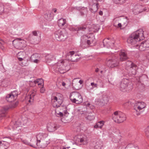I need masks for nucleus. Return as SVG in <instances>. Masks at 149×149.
<instances>
[{
  "mask_svg": "<svg viewBox=\"0 0 149 149\" xmlns=\"http://www.w3.org/2000/svg\"><path fill=\"white\" fill-rule=\"evenodd\" d=\"M144 38L143 29H139L130 35L127 39V42L129 44L134 45L137 42L143 40Z\"/></svg>",
  "mask_w": 149,
  "mask_h": 149,
  "instance_id": "1",
  "label": "nucleus"
},
{
  "mask_svg": "<svg viewBox=\"0 0 149 149\" xmlns=\"http://www.w3.org/2000/svg\"><path fill=\"white\" fill-rule=\"evenodd\" d=\"M53 69L60 73L63 74L69 70V66L64 61H59L57 64L54 65Z\"/></svg>",
  "mask_w": 149,
  "mask_h": 149,
  "instance_id": "2",
  "label": "nucleus"
},
{
  "mask_svg": "<svg viewBox=\"0 0 149 149\" xmlns=\"http://www.w3.org/2000/svg\"><path fill=\"white\" fill-rule=\"evenodd\" d=\"M133 84L127 79H123L121 82L120 88V90L124 92H129L132 89Z\"/></svg>",
  "mask_w": 149,
  "mask_h": 149,
  "instance_id": "3",
  "label": "nucleus"
},
{
  "mask_svg": "<svg viewBox=\"0 0 149 149\" xmlns=\"http://www.w3.org/2000/svg\"><path fill=\"white\" fill-rule=\"evenodd\" d=\"M63 100V95L60 93H57L52 97V104L54 107L58 108L62 104Z\"/></svg>",
  "mask_w": 149,
  "mask_h": 149,
  "instance_id": "4",
  "label": "nucleus"
},
{
  "mask_svg": "<svg viewBox=\"0 0 149 149\" xmlns=\"http://www.w3.org/2000/svg\"><path fill=\"white\" fill-rule=\"evenodd\" d=\"M31 122V120L26 117H22L20 120L16 121L12 126L13 130L17 129L23 125H28Z\"/></svg>",
  "mask_w": 149,
  "mask_h": 149,
  "instance_id": "5",
  "label": "nucleus"
},
{
  "mask_svg": "<svg viewBox=\"0 0 149 149\" xmlns=\"http://www.w3.org/2000/svg\"><path fill=\"white\" fill-rule=\"evenodd\" d=\"M113 119L116 123H120L123 122L126 120L125 114L119 111L115 112L113 115Z\"/></svg>",
  "mask_w": 149,
  "mask_h": 149,
  "instance_id": "6",
  "label": "nucleus"
},
{
  "mask_svg": "<svg viewBox=\"0 0 149 149\" xmlns=\"http://www.w3.org/2000/svg\"><path fill=\"white\" fill-rule=\"evenodd\" d=\"M70 98L73 103L80 104L83 101V98L81 95L77 92H73L70 94Z\"/></svg>",
  "mask_w": 149,
  "mask_h": 149,
  "instance_id": "7",
  "label": "nucleus"
},
{
  "mask_svg": "<svg viewBox=\"0 0 149 149\" xmlns=\"http://www.w3.org/2000/svg\"><path fill=\"white\" fill-rule=\"evenodd\" d=\"M56 39L58 41H64L67 37V33L64 29L62 31L59 30L54 33Z\"/></svg>",
  "mask_w": 149,
  "mask_h": 149,
  "instance_id": "8",
  "label": "nucleus"
},
{
  "mask_svg": "<svg viewBox=\"0 0 149 149\" xmlns=\"http://www.w3.org/2000/svg\"><path fill=\"white\" fill-rule=\"evenodd\" d=\"M119 60L117 56L113 55L112 57L108 59L107 62V65L111 68H113L118 66Z\"/></svg>",
  "mask_w": 149,
  "mask_h": 149,
  "instance_id": "9",
  "label": "nucleus"
},
{
  "mask_svg": "<svg viewBox=\"0 0 149 149\" xmlns=\"http://www.w3.org/2000/svg\"><path fill=\"white\" fill-rule=\"evenodd\" d=\"M6 139L1 141L0 146V149H6L9 146V143L12 141L15 140V138L13 136L6 137Z\"/></svg>",
  "mask_w": 149,
  "mask_h": 149,
  "instance_id": "10",
  "label": "nucleus"
},
{
  "mask_svg": "<svg viewBox=\"0 0 149 149\" xmlns=\"http://www.w3.org/2000/svg\"><path fill=\"white\" fill-rule=\"evenodd\" d=\"M146 106V104L143 102H138L135 103L134 106V112L136 113L137 115L140 114L139 111L142 109L144 108Z\"/></svg>",
  "mask_w": 149,
  "mask_h": 149,
  "instance_id": "11",
  "label": "nucleus"
},
{
  "mask_svg": "<svg viewBox=\"0 0 149 149\" xmlns=\"http://www.w3.org/2000/svg\"><path fill=\"white\" fill-rule=\"evenodd\" d=\"M25 41L21 39H17L13 42V44L16 48L20 49L25 47Z\"/></svg>",
  "mask_w": 149,
  "mask_h": 149,
  "instance_id": "12",
  "label": "nucleus"
},
{
  "mask_svg": "<svg viewBox=\"0 0 149 149\" xmlns=\"http://www.w3.org/2000/svg\"><path fill=\"white\" fill-rule=\"evenodd\" d=\"M102 141L100 140H97L90 144V149H101L103 146Z\"/></svg>",
  "mask_w": 149,
  "mask_h": 149,
  "instance_id": "13",
  "label": "nucleus"
},
{
  "mask_svg": "<svg viewBox=\"0 0 149 149\" xmlns=\"http://www.w3.org/2000/svg\"><path fill=\"white\" fill-rule=\"evenodd\" d=\"M68 55L71 58V61L73 62L77 61L79 56V55L75 53L74 51H70L68 53Z\"/></svg>",
  "mask_w": 149,
  "mask_h": 149,
  "instance_id": "14",
  "label": "nucleus"
},
{
  "mask_svg": "<svg viewBox=\"0 0 149 149\" xmlns=\"http://www.w3.org/2000/svg\"><path fill=\"white\" fill-rule=\"evenodd\" d=\"M47 134L46 133H40L38 134L36 137L37 141V145L40 146V143L41 142V141L44 139H45V138L47 137Z\"/></svg>",
  "mask_w": 149,
  "mask_h": 149,
  "instance_id": "15",
  "label": "nucleus"
},
{
  "mask_svg": "<svg viewBox=\"0 0 149 149\" xmlns=\"http://www.w3.org/2000/svg\"><path fill=\"white\" fill-rule=\"evenodd\" d=\"M103 47L109 48L113 46L114 43L113 42L111 43L110 40L109 39L107 38L103 40ZM101 47H103L101 46Z\"/></svg>",
  "mask_w": 149,
  "mask_h": 149,
  "instance_id": "16",
  "label": "nucleus"
},
{
  "mask_svg": "<svg viewBox=\"0 0 149 149\" xmlns=\"http://www.w3.org/2000/svg\"><path fill=\"white\" fill-rule=\"evenodd\" d=\"M47 127L48 130L49 132H53L57 129L56 125L52 123H48Z\"/></svg>",
  "mask_w": 149,
  "mask_h": 149,
  "instance_id": "17",
  "label": "nucleus"
},
{
  "mask_svg": "<svg viewBox=\"0 0 149 149\" xmlns=\"http://www.w3.org/2000/svg\"><path fill=\"white\" fill-rule=\"evenodd\" d=\"M29 40L33 43L35 44L38 43L40 41V37L34 36H29Z\"/></svg>",
  "mask_w": 149,
  "mask_h": 149,
  "instance_id": "18",
  "label": "nucleus"
},
{
  "mask_svg": "<svg viewBox=\"0 0 149 149\" xmlns=\"http://www.w3.org/2000/svg\"><path fill=\"white\" fill-rule=\"evenodd\" d=\"M137 67L136 65H133L132 67L127 70L128 71L129 73L131 75H135L136 73V69Z\"/></svg>",
  "mask_w": 149,
  "mask_h": 149,
  "instance_id": "19",
  "label": "nucleus"
},
{
  "mask_svg": "<svg viewBox=\"0 0 149 149\" xmlns=\"http://www.w3.org/2000/svg\"><path fill=\"white\" fill-rule=\"evenodd\" d=\"M41 144L40 145L41 147L45 148L47 146L50 142L49 139L46 137L45 139H44L42 140L41 142Z\"/></svg>",
  "mask_w": 149,
  "mask_h": 149,
  "instance_id": "20",
  "label": "nucleus"
},
{
  "mask_svg": "<svg viewBox=\"0 0 149 149\" xmlns=\"http://www.w3.org/2000/svg\"><path fill=\"white\" fill-rule=\"evenodd\" d=\"M120 59L121 61H123L128 58L126 52H121L119 53Z\"/></svg>",
  "mask_w": 149,
  "mask_h": 149,
  "instance_id": "21",
  "label": "nucleus"
},
{
  "mask_svg": "<svg viewBox=\"0 0 149 149\" xmlns=\"http://www.w3.org/2000/svg\"><path fill=\"white\" fill-rule=\"evenodd\" d=\"M39 56L38 54H35L32 55L31 57L30 60L32 62L37 63L39 61Z\"/></svg>",
  "mask_w": 149,
  "mask_h": 149,
  "instance_id": "22",
  "label": "nucleus"
},
{
  "mask_svg": "<svg viewBox=\"0 0 149 149\" xmlns=\"http://www.w3.org/2000/svg\"><path fill=\"white\" fill-rule=\"evenodd\" d=\"M87 26L86 25H81L78 26H77L75 27L74 28V30L75 31H84L86 29Z\"/></svg>",
  "mask_w": 149,
  "mask_h": 149,
  "instance_id": "23",
  "label": "nucleus"
},
{
  "mask_svg": "<svg viewBox=\"0 0 149 149\" xmlns=\"http://www.w3.org/2000/svg\"><path fill=\"white\" fill-rule=\"evenodd\" d=\"M44 17L46 20L50 21L53 19L54 15L52 12H48L45 14Z\"/></svg>",
  "mask_w": 149,
  "mask_h": 149,
  "instance_id": "24",
  "label": "nucleus"
},
{
  "mask_svg": "<svg viewBox=\"0 0 149 149\" xmlns=\"http://www.w3.org/2000/svg\"><path fill=\"white\" fill-rule=\"evenodd\" d=\"M108 101L107 97L106 96H105V97H103L102 100V99L100 100L99 98H97L95 99V102L96 103V104L99 105H100L101 104L104 103L105 102H104H104L106 101V102H107Z\"/></svg>",
  "mask_w": 149,
  "mask_h": 149,
  "instance_id": "25",
  "label": "nucleus"
},
{
  "mask_svg": "<svg viewBox=\"0 0 149 149\" xmlns=\"http://www.w3.org/2000/svg\"><path fill=\"white\" fill-rule=\"evenodd\" d=\"M9 109V107L6 106L4 107L1 110V113L0 114L1 117H4L5 116L6 113Z\"/></svg>",
  "mask_w": 149,
  "mask_h": 149,
  "instance_id": "26",
  "label": "nucleus"
},
{
  "mask_svg": "<svg viewBox=\"0 0 149 149\" xmlns=\"http://www.w3.org/2000/svg\"><path fill=\"white\" fill-rule=\"evenodd\" d=\"M98 3H97L93 4L91 7L90 8V11L92 13H95L98 9Z\"/></svg>",
  "mask_w": 149,
  "mask_h": 149,
  "instance_id": "27",
  "label": "nucleus"
},
{
  "mask_svg": "<svg viewBox=\"0 0 149 149\" xmlns=\"http://www.w3.org/2000/svg\"><path fill=\"white\" fill-rule=\"evenodd\" d=\"M30 141L31 142V146L34 148H36V146H38L37 145V141L35 136H32V138L31 139Z\"/></svg>",
  "mask_w": 149,
  "mask_h": 149,
  "instance_id": "28",
  "label": "nucleus"
},
{
  "mask_svg": "<svg viewBox=\"0 0 149 149\" xmlns=\"http://www.w3.org/2000/svg\"><path fill=\"white\" fill-rule=\"evenodd\" d=\"M104 122L103 121H100L97 123L94 126V127L95 128L101 129L103 126Z\"/></svg>",
  "mask_w": 149,
  "mask_h": 149,
  "instance_id": "29",
  "label": "nucleus"
},
{
  "mask_svg": "<svg viewBox=\"0 0 149 149\" xmlns=\"http://www.w3.org/2000/svg\"><path fill=\"white\" fill-rule=\"evenodd\" d=\"M78 142L83 145H86L88 142V140L86 137L85 136L79 139Z\"/></svg>",
  "mask_w": 149,
  "mask_h": 149,
  "instance_id": "30",
  "label": "nucleus"
},
{
  "mask_svg": "<svg viewBox=\"0 0 149 149\" xmlns=\"http://www.w3.org/2000/svg\"><path fill=\"white\" fill-rule=\"evenodd\" d=\"M6 99L8 102H12L16 100L10 93L7 95Z\"/></svg>",
  "mask_w": 149,
  "mask_h": 149,
  "instance_id": "31",
  "label": "nucleus"
},
{
  "mask_svg": "<svg viewBox=\"0 0 149 149\" xmlns=\"http://www.w3.org/2000/svg\"><path fill=\"white\" fill-rule=\"evenodd\" d=\"M54 59L53 56L52 54H48L45 56V59L47 63H50Z\"/></svg>",
  "mask_w": 149,
  "mask_h": 149,
  "instance_id": "32",
  "label": "nucleus"
},
{
  "mask_svg": "<svg viewBox=\"0 0 149 149\" xmlns=\"http://www.w3.org/2000/svg\"><path fill=\"white\" fill-rule=\"evenodd\" d=\"M98 85L97 84L95 83L94 82H91V85L89 87H87L86 89L88 91H91L94 88H97Z\"/></svg>",
  "mask_w": 149,
  "mask_h": 149,
  "instance_id": "33",
  "label": "nucleus"
},
{
  "mask_svg": "<svg viewBox=\"0 0 149 149\" xmlns=\"http://www.w3.org/2000/svg\"><path fill=\"white\" fill-rule=\"evenodd\" d=\"M66 23V20L65 19L61 18L58 20V24L60 27L63 26Z\"/></svg>",
  "mask_w": 149,
  "mask_h": 149,
  "instance_id": "34",
  "label": "nucleus"
},
{
  "mask_svg": "<svg viewBox=\"0 0 149 149\" xmlns=\"http://www.w3.org/2000/svg\"><path fill=\"white\" fill-rule=\"evenodd\" d=\"M145 45L143 42H142L139 45H137L136 47V48L138 49L139 50L142 51L147 50Z\"/></svg>",
  "mask_w": 149,
  "mask_h": 149,
  "instance_id": "35",
  "label": "nucleus"
},
{
  "mask_svg": "<svg viewBox=\"0 0 149 149\" xmlns=\"http://www.w3.org/2000/svg\"><path fill=\"white\" fill-rule=\"evenodd\" d=\"M126 69L127 70H129V69L134 65L135 64L132 63L131 61H128L126 63Z\"/></svg>",
  "mask_w": 149,
  "mask_h": 149,
  "instance_id": "36",
  "label": "nucleus"
},
{
  "mask_svg": "<svg viewBox=\"0 0 149 149\" xmlns=\"http://www.w3.org/2000/svg\"><path fill=\"white\" fill-rule=\"evenodd\" d=\"M9 80L7 79H4L1 82V85L2 86L6 87L9 84Z\"/></svg>",
  "mask_w": 149,
  "mask_h": 149,
  "instance_id": "37",
  "label": "nucleus"
},
{
  "mask_svg": "<svg viewBox=\"0 0 149 149\" xmlns=\"http://www.w3.org/2000/svg\"><path fill=\"white\" fill-rule=\"evenodd\" d=\"M36 94V92L32 93V94L29 97V99L28 100V102L29 103L33 102L34 100V97Z\"/></svg>",
  "mask_w": 149,
  "mask_h": 149,
  "instance_id": "38",
  "label": "nucleus"
},
{
  "mask_svg": "<svg viewBox=\"0 0 149 149\" xmlns=\"http://www.w3.org/2000/svg\"><path fill=\"white\" fill-rule=\"evenodd\" d=\"M140 7V6H135L133 10V12L135 15L141 12V11L139 9V8Z\"/></svg>",
  "mask_w": 149,
  "mask_h": 149,
  "instance_id": "39",
  "label": "nucleus"
},
{
  "mask_svg": "<svg viewBox=\"0 0 149 149\" xmlns=\"http://www.w3.org/2000/svg\"><path fill=\"white\" fill-rule=\"evenodd\" d=\"M34 82L35 84L38 83V85L39 86L42 85V86L44 85V82L43 80L42 79H37V81H34Z\"/></svg>",
  "mask_w": 149,
  "mask_h": 149,
  "instance_id": "40",
  "label": "nucleus"
},
{
  "mask_svg": "<svg viewBox=\"0 0 149 149\" xmlns=\"http://www.w3.org/2000/svg\"><path fill=\"white\" fill-rule=\"evenodd\" d=\"M87 11L88 9L87 8H83V9L80 12V14L81 16H83L87 14Z\"/></svg>",
  "mask_w": 149,
  "mask_h": 149,
  "instance_id": "41",
  "label": "nucleus"
},
{
  "mask_svg": "<svg viewBox=\"0 0 149 149\" xmlns=\"http://www.w3.org/2000/svg\"><path fill=\"white\" fill-rule=\"evenodd\" d=\"M144 45H145V47L147 50L149 49V40H148L145 41L143 42Z\"/></svg>",
  "mask_w": 149,
  "mask_h": 149,
  "instance_id": "42",
  "label": "nucleus"
},
{
  "mask_svg": "<svg viewBox=\"0 0 149 149\" xmlns=\"http://www.w3.org/2000/svg\"><path fill=\"white\" fill-rule=\"evenodd\" d=\"M97 83L98 86L100 88L104 87V83L102 80L99 79V81H98Z\"/></svg>",
  "mask_w": 149,
  "mask_h": 149,
  "instance_id": "43",
  "label": "nucleus"
},
{
  "mask_svg": "<svg viewBox=\"0 0 149 149\" xmlns=\"http://www.w3.org/2000/svg\"><path fill=\"white\" fill-rule=\"evenodd\" d=\"M127 147V148H131L132 149H139L138 146L133 145L132 144H129Z\"/></svg>",
  "mask_w": 149,
  "mask_h": 149,
  "instance_id": "44",
  "label": "nucleus"
},
{
  "mask_svg": "<svg viewBox=\"0 0 149 149\" xmlns=\"http://www.w3.org/2000/svg\"><path fill=\"white\" fill-rule=\"evenodd\" d=\"M12 95V96L15 98L16 99L17 98V96L18 95V92L17 91H14L13 92H12L10 93Z\"/></svg>",
  "mask_w": 149,
  "mask_h": 149,
  "instance_id": "45",
  "label": "nucleus"
},
{
  "mask_svg": "<svg viewBox=\"0 0 149 149\" xmlns=\"http://www.w3.org/2000/svg\"><path fill=\"white\" fill-rule=\"evenodd\" d=\"M87 118L90 120H92L95 119V117L93 115L91 114L88 115L87 117Z\"/></svg>",
  "mask_w": 149,
  "mask_h": 149,
  "instance_id": "46",
  "label": "nucleus"
},
{
  "mask_svg": "<svg viewBox=\"0 0 149 149\" xmlns=\"http://www.w3.org/2000/svg\"><path fill=\"white\" fill-rule=\"evenodd\" d=\"M55 115L57 116H58V117L63 116V113H62L61 112H59L58 113H58L57 112V111H55Z\"/></svg>",
  "mask_w": 149,
  "mask_h": 149,
  "instance_id": "47",
  "label": "nucleus"
},
{
  "mask_svg": "<svg viewBox=\"0 0 149 149\" xmlns=\"http://www.w3.org/2000/svg\"><path fill=\"white\" fill-rule=\"evenodd\" d=\"M145 132L146 136L149 138V126L146 129Z\"/></svg>",
  "mask_w": 149,
  "mask_h": 149,
  "instance_id": "48",
  "label": "nucleus"
},
{
  "mask_svg": "<svg viewBox=\"0 0 149 149\" xmlns=\"http://www.w3.org/2000/svg\"><path fill=\"white\" fill-rule=\"evenodd\" d=\"M123 22L124 26H126L128 24V21H127V18L124 19L123 20Z\"/></svg>",
  "mask_w": 149,
  "mask_h": 149,
  "instance_id": "49",
  "label": "nucleus"
},
{
  "mask_svg": "<svg viewBox=\"0 0 149 149\" xmlns=\"http://www.w3.org/2000/svg\"><path fill=\"white\" fill-rule=\"evenodd\" d=\"M18 104V102L17 101H16L15 102L13 103L12 105H11V107H16Z\"/></svg>",
  "mask_w": 149,
  "mask_h": 149,
  "instance_id": "50",
  "label": "nucleus"
},
{
  "mask_svg": "<svg viewBox=\"0 0 149 149\" xmlns=\"http://www.w3.org/2000/svg\"><path fill=\"white\" fill-rule=\"evenodd\" d=\"M29 36H38V34L36 31H33L32 32V34L30 35Z\"/></svg>",
  "mask_w": 149,
  "mask_h": 149,
  "instance_id": "51",
  "label": "nucleus"
},
{
  "mask_svg": "<svg viewBox=\"0 0 149 149\" xmlns=\"http://www.w3.org/2000/svg\"><path fill=\"white\" fill-rule=\"evenodd\" d=\"M40 92L42 93H44L45 91V89L43 86H42V87L41 88L40 90Z\"/></svg>",
  "mask_w": 149,
  "mask_h": 149,
  "instance_id": "52",
  "label": "nucleus"
},
{
  "mask_svg": "<svg viewBox=\"0 0 149 149\" xmlns=\"http://www.w3.org/2000/svg\"><path fill=\"white\" fill-rule=\"evenodd\" d=\"M93 40H87V43L88 45H90L92 43H93Z\"/></svg>",
  "mask_w": 149,
  "mask_h": 149,
  "instance_id": "53",
  "label": "nucleus"
},
{
  "mask_svg": "<svg viewBox=\"0 0 149 149\" xmlns=\"http://www.w3.org/2000/svg\"><path fill=\"white\" fill-rule=\"evenodd\" d=\"M24 143L28 145H30L31 146V143L27 141L26 140H24L23 141Z\"/></svg>",
  "mask_w": 149,
  "mask_h": 149,
  "instance_id": "54",
  "label": "nucleus"
},
{
  "mask_svg": "<svg viewBox=\"0 0 149 149\" xmlns=\"http://www.w3.org/2000/svg\"><path fill=\"white\" fill-rule=\"evenodd\" d=\"M59 149H75L74 148H72L70 147H68L67 148L65 147H62L59 148Z\"/></svg>",
  "mask_w": 149,
  "mask_h": 149,
  "instance_id": "55",
  "label": "nucleus"
},
{
  "mask_svg": "<svg viewBox=\"0 0 149 149\" xmlns=\"http://www.w3.org/2000/svg\"><path fill=\"white\" fill-rule=\"evenodd\" d=\"M63 113L64 114V116H66L68 115V113H67V110L65 109V110L63 111Z\"/></svg>",
  "mask_w": 149,
  "mask_h": 149,
  "instance_id": "56",
  "label": "nucleus"
},
{
  "mask_svg": "<svg viewBox=\"0 0 149 149\" xmlns=\"http://www.w3.org/2000/svg\"><path fill=\"white\" fill-rule=\"evenodd\" d=\"M4 9L3 7H1V8H0V15L3 12Z\"/></svg>",
  "mask_w": 149,
  "mask_h": 149,
  "instance_id": "57",
  "label": "nucleus"
},
{
  "mask_svg": "<svg viewBox=\"0 0 149 149\" xmlns=\"http://www.w3.org/2000/svg\"><path fill=\"white\" fill-rule=\"evenodd\" d=\"M85 104L86 106H89L90 105V104L88 102H85Z\"/></svg>",
  "mask_w": 149,
  "mask_h": 149,
  "instance_id": "58",
  "label": "nucleus"
},
{
  "mask_svg": "<svg viewBox=\"0 0 149 149\" xmlns=\"http://www.w3.org/2000/svg\"><path fill=\"white\" fill-rule=\"evenodd\" d=\"M4 43L3 41L1 38H0V44L3 45Z\"/></svg>",
  "mask_w": 149,
  "mask_h": 149,
  "instance_id": "59",
  "label": "nucleus"
},
{
  "mask_svg": "<svg viewBox=\"0 0 149 149\" xmlns=\"http://www.w3.org/2000/svg\"><path fill=\"white\" fill-rule=\"evenodd\" d=\"M85 36L86 37H87V38H88V39H88V40H93V39L94 38L93 37L92 38H89L88 36Z\"/></svg>",
  "mask_w": 149,
  "mask_h": 149,
  "instance_id": "60",
  "label": "nucleus"
},
{
  "mask_svg": "<svg viewBox=\"0 0 149 149\" xmlns=\"http://www.w3.org/2000/svg\"><path fill=\"white\" fill-rule=\"evenodd\" d=\"M56 10H57L56 9V8H53L52 10V12H54V13H56Z\"/></svg>",
  "mask_w": 149,
  "mask_h": 149,
  "instance_id": "61",
  "label": "nucleus"
},
{
  "mask_svg": "<svg viewBox=\"0 0 149 149\" xmlns=\"http://www.w3.org/2000/svg\"><path fill=\"white\" fill-rule=\"evenodd\" d=\"M103 12L102 11H100V12H99V14L100 15H103Z\"/></svg>",
  "mask_w": 149,
  "mask_h": 149,
  "instance_id": "62",
  "label": "nucleus"
},
{
  "mask_svg": "<svg viewBox=\"0 0 149 149\" xmlns=\"http://www.w3.org/2000/svg\"><path fill=\"white\" fill-rule=\"evenodd\" d=\"M79 82L80 83V84H82V83H83V81L82 80H79Z\"/></svg>",
  "mask_w": 149,
  "mask_h": 149,
  "instance_id": "63",
  "label": "nucleus"
},
{
  "mask_svg": "<svg viewBox=\"0 0 149 149\" xmlns=\"http://www.w3.org/2000/svg\"><path fill=\"white\" fill-rule=\"evenodd\" d=\"M118 27H121V26H122V25H121V23H118Z\"/></svg>",
  "mask_w": 149,
  "mask_h": 149,
  "instance_id": "64",
  "label": "nucleus"
}]
</instances>
